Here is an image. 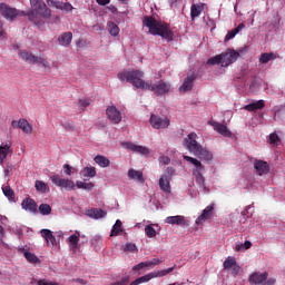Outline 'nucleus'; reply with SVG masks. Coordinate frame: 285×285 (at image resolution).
<instances>
[{
  "label": "nucleus",
  "instance_id": "1",
  "mask_svg": "<svg viewBox=\"0 0 285 285\" xmlns=\"http://www.w3.org/2000/svg\"><path fill=\"white\" fill-rule=\"evenodd\" d=\"M30 6L32 9L26 13V17H28L31 23L39 26L41 23L39 17L42 19H50L52 17V10L46 6L43 0H30Z\"/></svg>",
  "mask_w": 285,
  "mask_h": 285
},
{
  "label": "nucleus",
  "instance_id": "2",
  "mask_svg": "<svg viewBox=\"0 0 285 285\" xmlns=\"http://www.w3.org/2000/svg\"><path fill=\"white\" fill-rule=\"evenodd\" d=\"M144 26L149 29L150 35H158L167 41H173L175 37L168 24L159 22L153 17H145Z\"/></svg>",
  "mask_w": 285,
  "mask_h": 285
},
{
  "label": "nucleus",
  "instance_id": "3",
  "mask_svg": "<svg viewBox=\"0 0 285 285\" xmlns=\"http://www.w3.org/2000/svg\"><path fill=\"white\" fill-rule=\"evenodd\" d=\"M118 79L120 81H127L131 83L134 88H140V90H146L148 82L144 80V71L139 69H128L118 73Z\"/></svg>",
  "mask_w": 285,
  "mask_h": 285
},
{
  "label": "nucleus",
  "instance_id": "4",
  "mask_svg": "<svg viewBox=\"0 0 285 285\" xmlns=\"http://www.w3.org/2000/svg\"><path fill=\"white\" fill-rule=\"evenodd\" d=\"M19 57L22 61H27V63H31L33 66H41V68H43L45 70L52 69V66H50L48 59L40 56H35L32 52L20 51Z\"/></svg>",
  "mask_w": 285,
  "mask_h": 285
},
{
  "label": "nucleus",
  "instance_id": "5",
  "mask_svg": "<svg viewBox=\"0 0 285 285\" xmlns=\"http://www.w3.org/2000/svg\"><path fill=\"white\" fill-rule=\"evenodd\" d=\"M173 271H175V267H169L167 269H161L158 272H151L145 276L138 277L137 279L132 281L129 285L146 284V282H150V279H155V277H166V275L173 273Z\"/></svg>",
  "mask_w": 285,
  "mask_h": 285
},
{
  "label": "nucleus",
  "instance_id": "6",
  "mask_svg": "<svg viewBox=\"0 0 285 285\" xmlns=\"http://www.w3.org/2000/svg\"><path fill=\"white\" fill-rule=\"evenodd\" d=\"M145 90H150V92H154L157 97H161V95H166L167 92H170V85L167 81L159 80L156 83L147 82V86L145 87Z\"/></svg>",
  "mask_w": 285,
  "mask_h": 285
},
{
  "label": "nucleus",
  "instance_id": "7",
  "mask_svg": "<svg viewBox=\"0 0 285 285\" xmlns=\"http://www.w3.org/2000/svg\"><path fill=\"white\" fill-rule=\"evenodd\" d=\"M0 14L4 17V19H10L13 21L17 17H26V11H19L14 8H10L6 3H0Z\"/></svg>",
  "mask_w": 285,
  "mask_h": 285
},
{
  "label": "nucleus",
  "instance_id": "8",
  "mask_svg": "<svg viewBox=\"0 0 285 285\" xmlns=\"http://www.w3.org/2000/svg\"><path fill=\"white\" fill-rule=\"evenodd\" d=\"M51 183L58 188H63L65 190H75V181L66 178H61L59 175L50 176Z\"/></svg>",
  "mask_w": 285,
  "mask_h": 285
},
{
  "label": "nucleus",
  "instance_id": "9",
  "mask_svg": "<svg viewBox=\"0 0 285 285\" xmlns=\"http://www.w3.org/2000/svg\"><path fill=\"white\" fill-rule=\"evenodd\" d=\"M185 146L189 153H193V155H197L199 153L202 146L199 142H197V134L190 132L185 139H184Z\"/></svg>",
  "mask_w": 285,
  "mask_h": 285
},
{
  "label": "nucleus",
  "instance_id": "10",
  "mask_svg": "<svg viewBox=\"0 0 285 285\" xmlns=\"http://www.w3.org/2000/svg\"><path fill=\"white\" fill-rule=\"evenodd\" d=\"M149 124L156 130H161V129L168 128V126H170V119H168V117H160L158 115L153 114L150 116Z\"/></svg>",
  "mask_w": 285,
  "mask_h": 285
},
{
  "label": "nucleus",
  "instance_id": "11",
  "mask_svg": "<svg viewBox=\"0 0 285 285\" xmlns=\"http://www.w3.org/2000/svg\"><path fill=\"white\" fill-rule=\"evenodd\" d=\"M220 62L223 68H228L230 63H235L237 59L239 58V52L233 50V49H227V52L220 53Z\"/></svg>",
  "mask_w": 285,
  "mask_h": 285
},
{
  "label": "nucleus",
  "instance_id": "12",
  "mask_svg": "<svg viewBox=\"0 0 285 285\" xmlns=\"http://www.w3.org/2000/svg\"><path fill=\"white\" fill-rule=\"evenodd\" d=\"M13 153L12 149V141L8 140L7 142H2L0 145V166H3V161L8 159V157H11Z\"/></svg>",
  "mask_w": 285,
  "mask_h": 285
},
{
  "label": "nucleus",
  "instance_id": "13",
  "mask_svg": "<svg viewBox=\"0 0 285 285\" xmlns=\"http://www.w3.org/2000/svg\"><path fill=\"white\" fill-rule=\"evenodd\" d=\"M106 115L109 121H111V124H121V119H122L121 111H119L117 107L115 106L107 107Z\"/></svg>",
  "mask_w": 285,
  "mask_h": 285
},
{
  "label": "nucleus",
  "instance_id": "14",
  "mask_svg": "<svg viewBox=\"0 0 285 285\" xmlns=\"http://www.w3.org/2000/svg\"><path fill=\"white\" fill-rule=\"evenodd\" d=\"M214 210H215V205L207 206L203 210L202 215L197 217L196 219L197 226H202V224H204L205 222H208V219H213Z\"/></svg>",
  "mask_w": 285,
  "mask_h": 285
},
{
  "label": "nucleus",
  "instance_id": "15",
  "mask_svg": "<svg viewBox=\"0 0 285 285\" xmlns=\"http://www.w3.org/2000/svg\"><path fill=\"white\" fill-rule=\"evenodd\" d=\"M21 207L23 210L31 213L32 215H37V213H39V206L32 198H24L21 203Z\"/></svg>",
  "mask_w": 285,
  "mask_h": 285
},
{
  "label": "nucleus",
  "instance_id": "16",
  "mask_svg": "<svg viewBox=\"0 0 285 285\" xmlns=\"http://www.w3.org/2000/svg\"><path fill=\"white\" fill-rule=\"evenodd\" d=\"M183 159H185V161H188V164L194 165L193 175H197V174L204 173V170H206V167L197 158L184 155Z\"/></svg>",
  "mask_w": 285,
  "mask_h": 285
},
{
  "label": "nucleus",
  "instance_id": "17",
  "mask_svg": "<svg viewBox=\"0 0 285 285\" xmlns=\"http://www.w3.org/2000/svg\"><path fill=\"white\" fill-rule=\"evenodd\" d=\"M11 126L12 128H19L20 130L26 132V135H32V125L26 119H20L19 121L13 120L11 121Z\"/></svg>",
  "mask_w": 285,
  "mask_h": 285
},
{
  "label": "nucleus",
  "instance_id": "18",
  "mask_svg": "<svg viewBox=\"0 0 285 285\" xmlns=\"http://www.w3.org/2000/svg\"><path fill=\"white\" fill-rule=\"evenodd\" d=\"M255 171L262 177V175H268L271 173V165L264 160L255 159L254 160Z\"/></svg>",
  "mask_w": 285,
  "mask_h": 285
},
{
  "label": "nucleus",
  "instance_id": "19",
  "mask_svg": "<svg viewBox=\"0 0 285 285\" xmlns=\"http://www.w3.org/2000/svg\"><path fill=\"white\" fill-rule=\"evenodd\" d=\"M266 279H268L267 272H265V273L255 272V273L250 274L248 282H249V284L259 285V284H264L266 282Z\"/></svg>",
  "mask_w": 285,
  "mask_h": 285
},
{
  "label": "nucleus",
  "instance_id": "20",
  "mask_svg": "<svg viewBox=\"0 0 285 285\" xmlns=\"http://www.w3.org/2000/svg\"><path fill=\"white\" fill-rule=\"evenodd\" d=\"M196 79H197V76H195V73L187 76L185 78L183 85L179 87V91L188 92V91L193 90V86H194Z\"/></svg>",
  "mask_w": 285,
  "mask_h": 285
},
{
  "label": "nucleus",
  "instance_id": "21",
  "mask_svg": "<svg viewBox=\"0 0 285 285\" xmlns=\"http://www.w3.org/2000/svg\"><path fill=\"white\" fill-rule=\"evenodd\" d=\"M166 224H170L171 226H188V220H186L185 216H169L165 219Z\"/></svg>",
  "mask_w": 285,
  "mask_h": 285
},
{
  "label": "nucleus",
  "instance_id": "22",
  "mask_svg": "<svg viewBox=\"0 0 285 285\" xmlns=\"http://www.w3.org/2000/svg\"><path fill=\"white\" fill-rule=\"evenodd\" d=\"M209 125L213 126L216 132H219V135H223V137H230V135H233V132H230V130H228V127H226V125L224 124H220L217 121H209Z\"/></svg>",
  "mask_w": 285,
  "mask_h": 285
},
{
  "label": "nucleus",
  "instance_id": "23",
  "mask_svg": "<svg viewBox=\"0 0 285 285\" xmlns=\"http://www.w3.org/2000/svg\"><path fill=\"white\" fill-rule=\"evenodd\" d=\"M86 215L87 217H90V219H102L108 213L101 208H91L86 212Z\"/></svg>",
  "mask_w": 285,
  "mask_h": 285
},
{
  "label": "nucleus",
  "instance_id": "24",
  "mask_svg": "<svg viewBox=\"0 0 285 285\" xmlns=\"http://www.w3.org/2000/svg\"><path fill=\"white\" fill-rule=\"evenodd\" d=\"M173 178L170 176H160L159 178V188L163 190V193H170V181Z\"/></svg>",
  "mask_w": 285,
  "mask_h": 285
},
{
  "label": "nucleus",
  "instance_id": "25",
  "mask_svg": "<svg viewBox=\"0 0 285 285\" xmlns=\"http://www.w3.org/2000/svg\"><path fill=\"white\" fill-rule=\"evenodd\" d=\"M196 157H199L203 161H206L209 164V161H213V153H210L208 149L202 147L197 154H194Z\"/></svg>",
  "mask_w": 285,
  "mask_h": 285
},
{
  "label": "nucleus",
  "instance_id": "26",
  "mask_svg": "<svg viewBox=\"0 0 285 285\" xmlns=\"http://www.w3.org/2000/svg\"><path fill=\"white\" fill-rule=\"evenodd\" d=\"M128 177H129V179H135L139 184H146V179H144V173H141L137 169L130 168L128 170Z\"/></svg>",
  "mask_w": 285,
  "mask_h": 285
},
{
  "label": "nucleus",
  "instance_id": "27",
  "mask_svg": "<svg viewBox=\"0 0 285 285\" xmlns=\"http://www.w3.org/2000/svg\"><path fill=\"white\" fill-rule=\"evenodd\" d=\"M265 106L266 104L264 102V100H258L255 102H250L243 108L244 110H248V112H255V110H264Z\"/></svg>",
  "mask_w": 285,
  "mask_h": 285
},
{
  "label": "nucleus",
  "instance_id": "28",
  "mask_svg": "<svg viewBox=\"0 0 285 285\" xmlns=\"http://www.w3.org/2000/svg\"><path fill=\"white\" fill-rule=\"evenodd\" d=\"M41 237L47 242V244H51V246H57V238L52 235V230L50 229H41Z\"/></svg>",
  "mask_w": 285,
  "mask_h": 285
},
{
  "label": "nucleus",
  "instance_id": "29",
  "mask_svg": "<svg viewBox=\"0 0 285 285\" xmlns=\"http://www.w3.org/2000/svg\"><path fill=\"white\" fill-rule=\"evenodd\" d=\"M126 148L132 153H139L140 155H148L150 153L147 147L135 145L132 142H126Z\"/></svg>",
  "mask_w": 285,
  "mask_h": 285
},
{
  "label": "nucleus",
  "instance_id": "30",
  "mask_svg": "<svg viewBox=\"0 0 285 285\" xmlns=\"http://www.w3.org/2000/svg\"><path fill=\"white\" fill-rule=\"evenodd\" d=\"M58 42L60 46L68 47L72 43V32L67 31L58 37Z\"/></svg>",
  "mask_w": 285,
  "mask_h": 285
},
{
  "label": "nucleus",
  "instance_id": "31",
  "mask_svg": "<svg viewBox=\"0 0 285 285\" xmlns=\"http://www.w3.org/2000/svg\"><path fill=\"white\" fill-rule=\"evenodd\" d=\"M94 160L100 166V168H108L110 166V159L106 156L97 155Z\"/></svg>",
  "mask_w": 285,
  "mask_h": 285
},
{
  "label": "nucleus",
  "instance_id": "32",
  "mask_svg": "<svg viewBox=\"0 0 285 285\" xmlns=\"http://www.w3.org/2000/svg\"><path fill=\"white\" fill-rule=\"evenodd\" d=\"M204 12V4H193L190 8V17L191 19H197L199 14Z\"/></svg>",
  "mask_w": 285,
  "mask_h": 285
},
{
  "label": "nucleus",
  "instance_id": "33",
  "mask_svg": "<svg viewBox=\"0 0 285 285\" xmlns=\"http://www.w3.org/2000/svg\"><path fill=\"white\" fill-rule=\"evenodd\" d=\"M23 255L29 264H41V259H39V257L31 252L24 250Z\"/></svg>",
  "mask_w": 285,
  "mask_h": 285
},
{
  "label": "nucleus",
  "instance_id": "34",
  "mask_svg": "<svg viewBox=\"0 0 285 285\" xmlns=\"http://www.w3.org/2000/svg\"><path fill=\"white\" fill-rule=\"evenodd\" d=\"M35 187L38 193H50V187H48V185L43 183V180H36Z\"/></svg>",
  "mask_w": 285,
  "mask_h": 285
},
{
  "label": "nucleus",
  "instance_id": "35",
  "mask_svg": "<svg viewBox=\"0 0 285 285\" xmlns=\"http://www.w3.org/2000/svg\"><path fill=\"white\" fill-rule=\"evenodd\" d=\"M274 59H277V56L273 52H265L262 53L259 57V63H268V61H274Z\"/></svg>",
  "mask_w": 285,
  "mask_h": 285
},
{
  "label": "nucleus",
  "instance_id": "36",
  "mask_svg": "<svg viewBox=\"0 0 285 285\" xmlns=\"http://www.w3.org/2000/svg\"><path fill=\"white\" fill-rule=\"evenodd\" d=\"M2 193L4 197L9 199V202H14V190L10 188V186H2Z\"/></svg>",
  "mask_w": 285,
  "mask_h": 285
},
{
  "label": "nucleus",
  "instance_id": "37",
  "mask_svg": "<svg viewBox=\"0 0 285 285\" xmlns=\"http://www.w3.org/2000/svg\"><path fill=\"white\" fill-rule=\"evenodd\" d=\"M108 32L111 35V37H117L119 35V26L115 22H108L107 23Z\"/></svg>",
  "mask_w": 285,
  "mask_h": 285
},
{
  "label": "nucleus",
  "instance_id": "38",
  "mask_svg": "<svg viewBox=\"0 0 285 285\" xmlns=\"http://www.w3.org/2000/svg\"><path fill=\"white\" fill-rule=\"evenodd\" d=\"M121 230H124L121 228V220H116L115 225L112 226V229H111V237H117V235H119L121 233Z\"/></svg>",
  "mask_w": 285,
  "mask_h": 285
},
{
  "label": "nucleus",
  "instance_id": "39",
  "mask_svg": "<svg viewBox=\"0 0 285 285\" xmlns=\"http://www.w3.org/2000/svg\"><path fill=\"white\" fill-rule=\"evenodd\" d=\"M236 264L237 261L235 259V257H227L223 263V267L225 268V271H228L233 268Z\"/></svg>",
  "mask_w": 285,
  "mask_h": 285
},
{
  "label": "nucleus",
  "instance_id": "40",
  "mask_svg": "<svg viewBox=\"0 0 285 285\" xmlns=\"http://www.w3.org/2000/svg\"><path fill=\"white\" fill-rule=\"evenodd\" d=\"M83 176L85 177H96L97 176V169L95 167H85L83 168Z\"/></svg>",
  "mask_w": 285,
  "mask_h": 285
},
{
  "label": "nucleus",
  "instance_id": "41",
  "mask_svg": "<svg viewBox=\"0 0 285 285\" xmlns=\"http://www.w3.org/2000/svg\"><path fill=\"white\" fill-rule=\"evenodd\" d=\"M39 213L42 215H50V213H52V207H50L48 204H41L39 206Z\"/></svg>",
  "mask_w": 285,
  "mask_h": 285
},
{
  "label": "nucleus",
  "instance_id": "42",
  "mask_svg": "<svg viewBox=\"0 0 285 285\" xmlns=\"http://www.w3.org/2000/svg\"><path fill=\"white\" fill-rule=\"evenodd\" d=\"M208 66H218L220 63L222 66V56L217 55L215 57H212L207 60Z\"/></svg>",
  "mask_w": 285,
  "mask_h": 285
},
{
  "label": "nucleus",
  "instance_id": "43",
  "mask_svg": "<svg viewBox=\"0 0 285 285\" xmlns=\"http://www.w3.org/2000/svg\"><path fill=\"white\" fill-rule=\"evenodd\" d=\"M145 234L149 237H157V230L154 229L153 225H147L145 227Z\"/></svg>",
  "mask_w": 285,
  "mask_h": 285
},
{
  "label": "nucleus",
  "instance_id": "44",
  "mask_svg": "<svg viewBox=\"0 0 285 285\" xmlns=\"http://www.w3.org/2000/svg\"><path fill=\"white\" fill-rule=\"evenodd\" d=\"M193 175H194L198 186L204 187L206 184V178H204V174L198 173V174H193Z\"/></svg>",
  "mask_w": 285,
  "mask_h": 285
},
{
  "label": "nucleus",
  "instance_id": "45",
  "mask_svg": "<svg viewBox=\"0 0 285 285\" xmlns=\"http://www.w3.org/2000/svg\"><path fill=\"white\" fill-rule=\"evenodd\" d=\"M137 245L134 244V243H127L125 246H124V252L125 253H137Z\"/></svg>",
  "mask_w": 285,
  "mask_h": 285
},
{
  "label": "nucleus",
  "instance_id": "46",
  "mask_svg": "<svg viewBox=\"0 0 285 285\" xmlns=\"http://www.w3.org/2000/svg\"><path fill=\"white\" fill-rule=\"evenodd\" d=\"M69 243L71 244L72 248H77V246H79V234L77 235H71L68 238Z\"/></svg>",
  "mask_w": 285,
  "mask_h": 285
},
{
  "label": "nucleus",
  "instance_id": "47",
  "mask_svg": "<svg viewBox=\"0 0 285 285\" xmlns=\"http://www.w3.org/2000/svg\"><path fill=\"white\" fill-rule=\"evenodd\" d=\"M279 141H282V140L279 139V136L276 132H272L269 135V144L275 146L276 144H279Z\"/></svg>",
  "mask_w": 285,
  "mask_h": 285
},
{
  "label": "nucleus",
  "instance_id": "48",
  "mask_svg": "<svg viewBox=\"0 0 285 285\" xmlns=\"http://www.w3.org/2000/svg\"><path fill=\"white\" fill-rule=\"evenodd\" d=\"M63 170H65V175H72V173H77V169L68 164H65L62 166Z\"/></svg>",
  "mask_w": 285,
  "mask_h": 285
},
{
  "label": "nucleus",
  "instance_id": "49",
  "mask_svg": "<svg viewBox=\"0 0 285 285\" xmlns=\"http://www.w3.org/2000/svg\"><path fill=\"white\" fill-rule=\"evenodd\" d=\"M90 102H91V100L88 99V98H86V99H80V100L78 101V107L83 110L85 108H88V106H90Z\"/></svg>",
  "mask_w": 285,
  "mask_h": 285
},
{
  "label": "nucleus",
  "instance_id": "50",
  "mask_svg": "<svg viewBox=\"0 0 285 285\" xmlns=\"http://www.w3.org/2000/svg\"><path fill=\"white\" fill-rule=\"evenodd\" d=\"M47 3L50 8H57V10H60L61 8V1L57 0H47Z\"/></svg>",
  "mask_w": 285,
  "mask_h": 285
},
{
  "label": "nucleus",
  "instance_id": "51",
  "mask_svg": "<svg viewBox=\"0 0 285 285\" xmlns=\"http://www.w3.org/2000/svg\"><path fill=\"white\" fill-rule=\"evenodd\" d=\"M250 246H253V243H250V240H246L244 244L237 245L236 250L239 252L242 250V248H245V250H248Z\"/></svg>",
  "mask_w": 285,
  "mask_h": 285
},
{
  "label": "nucleus",
  "instance_id": "52",
  "mask_svg": "<svg viewBox=\"0 0 285 285\" xmlns=\"http://www.w3.org/2000/svg\"><path fill=\"white\" fill-rule=\"evenodd\" d=\"M173 175H175V168L173 167H167L165 174H163V176H167L169 179H173Z\"/></svg>",
  "mask_w": 285,
  "mask_h": 285
},
{
  "label": "nucleus",
  "instance_id": "53",
  "mask_svg": "<svg viewBox=\"0 0 285 285\" xmlns=\"http://www.w3.org/2000/svg\"><path fill=\"white\" fill-rule=\"evenodd\" d=\"M60 10H66L67 12H70V10H72V4H70V2H61Z\"/></svg>",
  "mask_w": 285,
  "mask_h": 285
},
{
  "label": "nucleus",
  "instance_id": "54",
  "mask_svg": "<svg viewBox=\"0 0 285 285\" xmlns=\"http://www.w3.org/2000/svg\"><path fill=\"white\" fill-rule=\"evenodd\" d=\"M236 36H237V33H236L235 29L232 31H228L227 35L225 36V41H230V39H234V37H236Z\"/></svg>",
  "mask_w": 285,
  "mask_h": 285
},
{
  "label": "nucleus",
  "instance_id": "55",
  "mask_svg": "<svg viewBox=\"0 0 285 285\" xmlns=\"http://www.w3.org/2000/svg\"><path fill=\"white\" fill-rule=\"evenodd\" d=\"M37 284L38 285H59V283L50 282L47 279H39Z\"/></svg>",
  "mask_w": 285,
  "mask_h": 285
},
{
  "label": "nucleus",
  "instance_id": "56",
  "mask_svg": "<svg viewBox=\"0 0 285 285\" xmlns=\"http://www.w3.org/2000/svg\"><path fill=\"white\" fill-rule=\"evenodd\" d=\"M159 163L163 164L164 166H168V164H170V158L168 156H161L159 158Z\"/></svg>",
  "mask_w": 285,
  "mask_h": 285
},
{
  "label": "nucleus",
  "instance_id": "57",
  "mask_svg": "<svg viewBox=\"0 0 285 285\" xmlns=\"http://www.w3.org/2000/svg\"><path fill=\"white\" fill-rule=\"evenodd\" d=\"M130 282L129 277H124L121 281L112 283L111 285H127Z\"/></svg>",
  "mask_w": 285,
  "mask_h": 285
},
{
  "label": "nucleus",
  "instance_id": "58",
  "mask_svg": "<svg viewBox=\"0 0 285 285\" xmlns=\"http://www.w3.org/2000/svg\"><path fill=\"white\" fill-rule=\"evenodd\" d=\"M144 268H146V263H145V262H141V263L135 265V266L132 267V271H141V269H144Z\"/></svg>",
  "mask_w": 285,
  "mask_h": 285
},
{
  "label": "nucleus",
  "instance_id": "59",
  "mask_svg": "<svg viewBox=\"0 0 285 285\" xmlns=\"http://www.w3.org/2000/svg\"><path fill=\"white\" fill-rule=\"evenodd\" d=\"M239 271H242V267H239V265H237V263L232 267V273L233 275H237L239 273Z\"/></svg>",
  "mask_w": 285,
  "mask_h": 285
},
{
  "label": "nucleus",
  "instance_id": "60",
  "mask_svg": "<svg viewBox=\"0 0 285 285\" xmlns=\"http://www.w3.org/2000/svg\"><path fill=\"white\" fill-rule=\"evenodd\" d=\"M275 284H277V279L275 278H268L263 283V285H275Z\"/></svg>",
  "mask_w": 285,
  "mask_h": 285
},
{
  "label": "nucleus",
  "instance_id": "61",
  "mask_svg": "<svg viewBox=\"0 0 285 285\" xmlns=\"http://www.w3.org/2000/svg\"><path fill=\"white\" fill-rule=\"evenodd\" d=\"M95 188V184L92 183H85L83 190H92Z\"/></svg>",
  "mask_w": 285,
  "mask_h": 285
},
{
  "label": "nucleus",
  "instance_id": "62",
  "mask_svg": "<svg viewBox=\"0 0 285 285\" xmlns=\"http://www.w3.org/2000/svg\"><path fill=\"white\" fill-rule=\"evenodd\" d=\"M96 3H98V6H108V3H110V0H96Z\"/></svg>",
  "mask_w": 285,
  "mask_h": 285
},
{
  "label": "nucleus",
  "instance_id": "63",
  "mask_svg": "<svg viewBox=\"0 0 285 285\" xmlns=\"http://www.w3.org/2000/svg\"><path fill=\"white\" fill-rule=\"evenodd\" d=\"M246 28V24L245 23H240V24H238L234 30L236 31V33L238 35V32L240 31V30H244Z\"/></svg>",
  "mask_w": 285,
  "mask_h": 285
},
{
  "label": "nucleus",
  "instance_id": "64",
  "mask_svg": "<svg viewBox=\"0 0 285 285\" xmlns=\"http://www.w3.org/2000/svg\"><path fill=\"white\" fill-rule=\"evenodd\" d=\"M151 264H153L154 267H155V266H159V264H161V259H159V258H153V259H151Z\"/></svg>",
  "mask_w": 285,
  "mask_h": 285
}]
</instances>
